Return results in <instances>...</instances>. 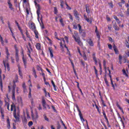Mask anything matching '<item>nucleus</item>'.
I'll return each mask as SVG.
<instances>
[{
    "instance_id": "f257e3e1",
    "label": "nucleus",
    "mask_w": 129,
    "mask_h": 129,
    "mask_svg": "<svg viewBox=\"0 0 129 129\" xmlns=\"http://www.w3.org/2000/svg\"><path fill=\"white\" fill-rule=\"evenodd\" d=\"M72 35L73 38L74 39L75 41L77 42L79 46H82V42H81V40H80V37H79V35H78V33H77V31H75L74 32V34L72 33Z\"/></svg>"
},
{
    "instance_id": "f03ea898",
    "label": "nucleus",
    "mask_w": 129,
    "mask_h": 129,
    "mask_svg": "<svg viewBox=\"0 0 129 129\" xmlns=\"http://www.w3.org/2000/svg\"><path fill=\"white\" fill-rule=\"evenodd\" d=\"M14 48L15 49L16 54H15V58L16 60V62H19V49H18V46H17V44L14 45Z\"/></svg>"
},
{
    "instance_id": "7ed1b4c3",
    "label": "nucleus",
    "mask_w": 129,
    "mask_h": 129,
    "mask_svg": "<svg viewBox=\"0 0 129 129\" xmlns=\"http://www.w3.org/2000/svg\"><path fill=\"white\" fill-rule=\"evenodd\" d=\"M77 110L79 112V115L80 117V119L82 122H84L85 121V120L84 119V118H83V116L82 115V113H81V111L80 110V109H79V107H78V105L76 106Z\"/></svg>"
},
{
    "instance_id": "20e7f679",
    "label": "nucleus",
    "mask_w": 129,
    "mask_h": 129,
    "mask_svg": "<svg viewBox=\"0 0 129 129\" xmlns=\"http://www.w3.org/2000/svg\"><path fill=\"white\" fill-rule=\"evenodd\" d=\"M8 28H9V30H10V32L12 34L13 38L14 39L15 41L17 42V39L16 38V36H15V34H14V32L12 30V27H11V23H10V21L8 22Z\"/></svg>"
},
{
    "instance_id": "39448f33",
    "label": "nucleus",
    "mask_w": 129,
    "mask_h": 129,
    "mask_svg": "<svg viewBox=\"0 0 129 129\" xmlns=\"http://www.w3.org/2000/svg\"><path fill=\"white\" fill-rule=\"evenodd\" d=\"M13 116H14L15 118V120H14L15 122H19V121H20V114L19 113H17V112L13 113Z\"/></svg>"
},
{
    "instance_id": "423d86ee",
    "label": "nucleus",
    "mask_w": 129,
    "mask_h": 129,
    "mask_svg": "<svg viewBox=\"0 0 129 129\" xmlns=\"http://www.w3.org/2000/svg\"><path fill=\"white\" fill-rule=\"evenodd\" d=\"M73 12L75 18H76L77 21H79L80 20V17H79L80 14H79V13H78V11H77L76 10H74Z\"/></svg>"
},
{
    "instance_id": "0eeeda50",
    "label": "nucleus",
    "mask_w": 129,
    "mask_h": 129,
    "mask_svg": "<svg viewBox=\"0 0 129 129\" xmlns=\"http://www.w3.org/2000/svg\"><path fill=\"white\" fill-rule=\"evenodd\" d=\"M13 113H15V112H17V108L16 107V105H15L14 103H13L11 105V111H13Z\"/></svg>"
},
{
    "instance_id": "6e6552de",
    "label": "nucleus",
    "mask_w": 129,
    "mask_h": 129,
    "mask_svg": "<svg viewBox=\"0 0 129 129\" xmlns=\"http://www.w3.org/2000/svg\"><path fill=\"white\" fill-rule=\"evenodd\" d=\"M31 117L33 118V119H38V118L39 117V115H38V112L37 111H35V117H34V113L32 112Z\"/></svg>"
},
{
    "instance_id": "1a4fd4ad",
    "label": "nucleus",
    "mask_w": 129,
    "mask_h": 129,
    "mask_svg": "<svg viewBox=\"0 0 129 129\" xmlns=\"http://www.w3.org/2000/svg\"><path fill=\"white\" fill-rule=\"evenodd\" d=\"M113 49L115 52V53L116 55H118L119 54V51H118V50L117 49V48L116 47V46H115V44H114V43L113 45Z\"/></svg>"
},
{
    "instance_id": "9d476101",
    "label": "nucleus",
    "mask_w": 129,
    "mask_h": 129,
    "mask_svg": "<svg viewBox=\"0 0 129 129\" xmlns=\"http://www.w3.org/2000/svg\"><path fill=\"white\" fill-rule=\"evenodd\" d=\"M3 64L4 65L5 69H7V68L8 71H10V70H11V69L10 68V64H9V63H7L6 64V62H5V60H4Z\"/></svg>"
},
{
    "instance_id": "9b49d317",
    "label": "nucleus",
    "mask_w": 129,
    "mask_h": 129,
    "mask_svg": "<svg viewBox=\"0 0 129 129\" xmlns=\"http://www.w3.org/2000/svg\"><path fill=\"white\" fill-rule=\"evenodd\" d=\"M3 101L0 100V112L1 113H3L5 112V110H4V108H3Z\"/></svg>"
},
{
    "instance_id": "f8f14e48",
    "label": "nucleus",
    "mask_w": 129,
    "mask_h": 129,
    "mask_svg": "<svg viewBox=\"0 0 129 129\" xmlns=\"http://www.w3.org/2000/svg\"><path fill=\"white\" fill-rule=\"evenodd\" d=\"M22 61L24 65V68L26 69L27 68V58L25 57V56L22 57Z\"/></svg>"
},
{
    "instance_id": "ddd939ff",
    "label": "nucleus",
    "mask_w": 129,
    "mask_h": 129,
    "mask_svg": "<svg viewBox=\"0 0 129 129\" xmlns=\"http://www.w3.org/2000/svg\"><path fill=\"white\" fill-rule=\"evenodd\" d=\"M18 67L19 74L21 79H23V73H22V71H21V67H20V64L18 65Z\"/></svg>"
},
{
    "instance_id": "4468645a",
    "label": "nucleus",
    "mask_w": 129,
    "mask_h": 129,
    "mask_svg": "<svg viewBox=\"0 0 129 129\" xmlns=\"http://www.w3.org/2000/svg\"><path fill=\"white\" fill-rule=\"evenodd\" d=\"M48 50L50 53V57L51 58H53L54 57V54H53V49L52 47H48Z\"/></svg>"
},
{
    "instance_id": "2eb2a0df",
    "label": "nucleus",
    "mask_w": 129,
    "mask_h": 129,
    "mask_svg": "<svg viewBox=\"0 0 129 129\" xmlns=\"http://www.w3.org/2000/svg\"><path fill=\"white\" fill-rule=\"evenodd\" d=\"M87 42L88 43L89 46L91 47H93L94 46V44H93V41H92V40L91 39H88L87 40Z\"/></svg>"
},
{
    "instance_id": "dca6fc26",
    "label": "nucleus",
    "mask_w": 129,
    "mask_h": 129,
    "mask_svg": "<svg viewBox=\"0 0 129 129\" xmlns=\"http://www.w3.org/2000/svg\"><path fill=\"white\" fill-rule=\"evenodd\" d=\"M28 28H27V27H26V32H25V34L26 35V37L27 38H28V39H29V41H30V42H32V38H31V36L30 35V34H29V32H28Z\"/></svg>"
},
{
    "instance_id": "f3484780",
    "label": "nucleus",
    "mask_w": 129,
    "mask_h": 129,
    "mask_svg": "<svg viewBox=\"0 0 129 129\" xmlns=\"http://www.w3.org/2000/svg\"><path fill=\"white\" fill-rule=\"evenodd\" d=\"M30 29H31V30H33L35 31L36 29V25H35V23H31V25L29 26Z\"/></svg>"
},
{
    "instance_id": "a211bd4d",
    "label": "nucleus",
    "mask_w": 129,
    "mask_h": 129,
    "mask_svg": "<svg viewBox=\"0 0 129 129\" xmlns=\"http://www.w3.org/2000/svg\"><path fill=\"white\" fill-rule=\"evenodd\" d=\"M37 16H38V18H40V13L41 12V9L40 8V5H37Z\"/></svg>"
},
{
    "instance_id": "6ab92c4d",
    "label": "nucleus",
    "mask_w": 129,
    "mask_h": 129,
    "mask_svg": "<svg viewBox=\"0 0 129 129\" xmlns=\"http://www.w3.org/2000/svg\"><path fill=\"white\" fill-rule=\"evenodd\" d=\"M42 90L43 92H44L45 96L46 97H47V96H48L49 97H51V96H50V93H49V92H47V90H46V88H44Z\"/></svg>"
},
{
    "instance_id": "aec40b11",
    "label": "nucleus",
    "mask_w": 129,
    "mask_h": 129,
    "mask_svg": "<svg viewBox=\"0 0 129 129\" xmlns=\"http://www.w3.org/2000/svg\"><path fill=\"white\" fill-rule=\"evenodd\" d=\"M85 7H86V13L88 15H89V14H90V10L89 9V5H88V4H87L85 5Z\"/></svg>"
},
{
    "instance_id": "412c9836",
    "label": "nucleus",
    "mask_w": 129,
    "mask_h": 129,
    "mask_svg": "<svg viewBox=\"0 0 129 129\" xmlns=\"http://www.w3.org/2000/svg\"><path fill=\"white\" fill-rule=\"evenodd\" d=\"M12 98L13 100H16V91L15 90H12Z\"/></svg>"
},
{
    "instance_id": "4be33fe9",
    "label": "nucleus",
    "mask_w": 129,
    "mask_h": 129,
    "mask_svg": "<svg viewBox=\"0 0 129 129\" xmlns=\"http://www.w3.org/2000/svg\"><path fill=\"white\" fill-rule=\"evenodd\" d=\"M8 6L9 7V9H10V10H11V11L14 10V8H13V4H12V3H11V0H8Z\"/></svg>"
},
{
    "instance_id": "5701e85b",
    "label": "nucleus",
    "mask_w": 129,
    "mask_h": 129,
    "mask_svg": "<svg viewBox=\"0 0 129 129\" xmlns=\"http://www.w3.org/2000/svg\"><path fill=\"white\" fill-rule=\"evenodd\" d=\"M99 60V66L100 68V75H102V68L101 67V63L100 62V60H99V59H98Z\"/></svg>"
},
{
    "instance_id": "b1692460",
    "label": "nucleus",
    "mask_w": 129,
    "mask_h": 129,
    "mask_svg": "<svg viewBox=\"0 0 129 129\" xmlns=\"http://www.w3.org/2000/svg\"><path fill=\"white\" fill-rule=\"evenodd\" d=\"M35 47L38 50V51H41V44L40 43H36Z\"/></svg>"
},
{
    "instance_id": "393cba45",
    "label": "nucleus",
    "mask_w": 129,
    "mask_h": 129,
    "mask_svg": "<svg viewBox=\"0 0 129 129\" xmlns=\"http://www.w3.org/2000/svg\"><path fill=\"white\" fill-rule=\"evenodd\" d=\"M32 72L33 75H34L35 78H37V77H38V76H37V72H36V70L35 69V68H33Z\"/></svg>"
},
{
    "instance_id": "a878e982",
    "label": "nucleus",
    "mask_w": 129,
    "mask_h": 129,
    "mask_svg": "<svg viewBox=\"0 0 129 129\" xmlns=\"http://www.w3.org/2000/svg\"><path fill=\"white\" fill-rule=\"evenodd\" d=\"M33 32L35 35V38L36 39H39V32L37 30H33Z\"/></svg>"
},
{
    "instance_id": "bb28decb",
    "label": "nucleus",
    "mask_w": 129,
    "mask_h": 129,
    "mask_svg": "<svg viewBox=\"0 0 129 129\" xmlns=\"http://www.w3.org/2000/svg\"><path fill=\"white\" fill-rule=\"evenodd\" d=\"M93 56H94L93 57V61H94L95 64L96 65H97V59L96 58V57L95 56V53H93Z\"/></svg>"
},
{
    "instance_id": "cd10ccee",
    "label": "nucleus",
    "mask_w": 129,
    "mask_h": 129,
    "mask_svg": "<svg viewBox=\"0 0 129 129\" xmlns=\"http://www.w3.org/2000/svg\"><path fill=\"white\" fill-rule=\"evenodd\" d=\"M82 57H83V58L85 61L87 60V56L86 55V53H85V52H84V51L83 52Z\"/></svg>"
},
{
    "instance_id": "c85d7f7f",
    "label": "nucleus",
    "mask_w": 129,
    "mask_h": 129,
    "mask_svg": "<svg viewBox=\"0 0 129 129\" xmlns=\"http://www.w3.org/2000/svg\"><path fill=\"white\" fill-rule=\"evenodd\" d=\"M113 28L115 31H119V27L117 26L116 23H115L114 25L113 26Z\"/></svg>"
},
{
    "instance_id": "c756f323",
    "label": "nucleus",
    "mask_w": 129,
    "mask_h": 129,
    "mask_svg": "<svg viewBox=\"0 0 129 129\" xmlns=\"http://www.w3.org/2000/svg\"><path fill=\"white\" fill-rule=\"evenodd\" d=\"M41 102H42V106L44 105H47V102H46V100H45V98L44 97H42Z\"/></svg>"
},
{
    "instance_id": "7c9ffc66",
    "label": "nucleus",
    "mask_w": 129,
    "mask_h": 129,
    "mask_svg": "<svg viewBox=\"0 0 129 129\" xmlns=\"http://www.w3.org/2000/svg\"><path fill=\"white\" fill-rule=\"evenodd\" d=\"M6 53L7 54V58L9 59V56H10V53L9 52V48L8 47H6Z\"/></svg>"
},
{
    "instance_id": "2f4dec72",
    "label": "nucleus",
    "mask_w": 129,
    "mask_h": 129,
    "mask_svg": "<svg viewBox=\"0 0 129 129\" xmlns=\"http://www.w3.org/2000/svg\"><path fill=\"white\" fill-rule=\"evenodd\" d=\"M78 27H79V32L80 33V34H81V33H82V27L81 26V25H80V24H78Z\"/></svg>"
},
{
    "instance_id": "473e14b6",
    "label": "nucleus",
    "mask_w": 129,
    "mask_h": 129,
    "mask_svg": "<svg viewBox=\"0 0 129 129\" xmlns=\"http://www.w3.org/2000/svg\"><path fill=\"white\" fill-rule=\"evenodd\" d=\"M13 82H15V83L19 82V77L18 76V75H15V80H14Z\"/></svg>"
},
{
    "instance_id": "72a5a7b5",
    "label": "nucleus",
    "mask_w": 129,
    "mask_h": 129,
    "mask_svg": "<svg viewBox=\"0 0 129 129\" xmlns=\"http://www.w3.org/2000/svg\"><path fill=\"white\" fill-rule=\"evenodd\" d=\"M94 69L95 70V74L96 75V77L98 78V71L96 70V67H95V66H94Z\"/></svg>"
},
{
    "instance_id": "f704fd0d",
    "label": "nucleus",
    "mask_w": 129,
    "mask_h": 129,
    "mask_svg": "<svg viewBox=\"0 0 129 129\" xmlns=\"http://www.w3.org/2000/svg\"><path fill=\"white\" fill-rule=\"evenodd\" d=\"M7 122L8 128H11V122L10 121V118H7Z\"/></svg>"
},
{
    "instance_id": "c9c22d12",
    "label": "nucleus",
    "mask_w": 129,
    "mask_h": 129,
    "mask_svg": "<svg viewBox=\"0 0 129 129\" xmlns=\"http://www.w3.org/2000/svg\"><path fill=\"white\" fill-rule=\"evenodd\" d=\"M5 106H7L8 110H10V103L8 102L7 101H5Z\"/></svg>"
},
{
    "instance_id": "e433bc0d",
    "label": "nucleus",
    "mask_w": 129,
    "mask_h": 129,
    "mask_svg": "<svg viewBox=\"0 0 129 129\" xmlns=\"http://www.w3.org/2000/svg\"><path fill=\"white\" fill-rule=\"evenodd\" d=\"M84 18L86 21H87L88 23H89L90 22V20H89V19L87 18V16L86 15V14H84Z\"/></svg>"
},
{
    "instance_id": "4c0bfd02",
    "label": "nucleus",
    "mask_w": 129,
    "mask_h": 129,
    "mask_svg": "<svg viewBox=\"0 0 129 129\" xmlns=\"http://www.w3.org/2000/svg\"><path fill=\"white\" fill-rule=\"evenodd\" d=\"M122 56L120 55H119V63L120 64V65H121V64H122Z\"/></svg>"
},
{
    "instance_id": "58836bf2",
    "label": "nucleus",
    "mask_w": 129,
    "mask_h": 129,
    "mask_svg": "<svg viewBox=\"0 0 129 129\" xmlns=\"http://www.w3.org/2000/svg\"><path fill=\"white\" fill-rule=\"evenodd\" d=\"M116 106L117 107H118V108H119V109H120V110H121V111H122V112L123 113V109H122V108L121 107H120V106L119 105V104H118V103H116Z\"/></svg>"
},
{
    "instance_id": "ea45409f",
    "label": "nucleus",
    "mask_w": 129,
    "mask_h": 129,
    "mask_svg": "<svg viewBox=\"0 0 129 129\" xmlns=\"http://www.w3.org/2000/svg\"><path fill=\"white\" fill-rule=\"evenodd\" d=\"M103 65L104 67V69L106 71V61L105 60H104L103 61Z\"/></svg>"
},
{
    "instance_id": "a19ab883",
    "label": "nucleus",
    "mask_w": 129,
    "mask_h": 129,
    "mask_svg": "<svg viewBox=\"0 0 129 129\" xmlns=\"http://www.w3.org/2000/svg\"><path fill=\"white\" fill-rule=\"evenodd\" d=\"M118 17H121V18H124V16L123 15V13L122 12H120L118 13Z\"/></svg>"
},
{
    "instance_id": "79ce46f5",
    "label": "nucleus",
    "mask_w": 129,
    "mask_h": 129,
    "mask_svg": "<svg viewBox=\"0 0 129 129\" xmlns=\"http://www.w3.org/2000/svg\"><path fill=\"white\" fill-rule=\"evenodd\" d=\"M101 101L102 105L104 107L106 106V104H105V103H104V100H103V99L102 98V97H101Z\"/></svg>"
},
{
    "instance_id": "37998d69",
    "label": "nucleus",
    "mask_w": 129,
    "mask_h": 129,
    "mask_svg": "<svg viewBox=\"0 0 129 129\" xmlns=\"http://www.w3.org/2000/svg\"><path fill=\"white\" fill-rule=\"evenodd\" d=\"M13 86H12L13 90H14V91H16V87H17V85H16V83L15 82H13Z\"/></svg>"
},
{
    "instance_id": "c03bdc74",
    "label": "nucleus",
    "mask_w": 129,
    "mask_h": 129,
    "mask_svg": "<svg viewBox=\"0 0 129 129\" xmlns=\"http://www.w3.org/2000/svg\"><path fill=\"white\" fill-rule=\"evenodd\" d=\"M0 41L1 42V44L4 46V39L3 38V37H2V35H0Z\"/></svg>"
},
{
    "instance_id": "a18cd8bd",
    "label": "nucleus",
    "mask_w": 129,
    "mask_h": 129,
    "mask_svg": "<svg viewBox=\"0 0 129 129\" xmlns=\"http://www.w3.org/2000/svg\"><path fill=\"white\" fill-rule=\"evenodd\" d=\"M27 55H28V57H31V50H30V48H29V47H27Z\"/></svg>"
},
{
    "instance_id": "49530a36",
    "label": "nucleus",
    "mask_w": 129,
    "mask_h": 129,
    "mask_svg": "<svg viewBox=\"0 0 129 129\" xmlns=\"http://www.w3.org/2000/svg\"><path fill=\"white\" fill-rule=\"evenodd\" d=\"M69 59L72 64V66L73 67V69H74V68H74V63H73V60H72V59H71L70 57H69Z\"/></svg>"
},
{
    "instance_id": "de8ad7c7",
    "label": "nucleus",
    "mask_w": 129,
    "mask_h": 129,
    "mask_svg": "<svg viewBox=\"0 0 129 129\" xmlns=\"http://www.w3.org/2000/svg\"><path fill=\"white\" fill-rule=\"evenodd\" d=\"M23 123H24L25 124H26V123H28V120H27V118L25 117L23 120H22Z\"/></svg>"
},
{
    "instance_id": "09e8293b",
    "label": "nucleus",
    "mask_w": 129,
    "mask_h": 129,
    "mask_svg": "<svg viewBox=\"0 0 129 129\" xmlns=\"http://www.w3.org/2000/svg\"><path fill=\"white\" fill-rule=\"evenodd\" d=\"M59 22H60V23L61 26H62V27H64V21H63V19H60L59 20Z\"/></svg>"
},
{
    "instance_id": "8fccbe9b",
    "label": "nucleus",
    "mask_w": 129,
    "mask_h": 129,
    "mask_svg": "<svg viewBox=\"0 0 129 129\" xmlns=\"http://www.w3.org/2000/svg\"><path fill=\"white\" fill-rule=\"evenodd\" d=\"M54 14L55 15H57V13H58V9H57L56 7L54 8Z\"/></svg>"
},
{
    "instance_id": "3c124183",
    "label": "nucleus",
    "mask_w": 129,
    "mask_h": 129,
    "mask_svg": "<svg viewBox=\"0 0 129 129\" xmlns=\"http://www.w3.org/2000/svg\"><path fill=\"white\" fill-rule=\"evenodd\" d=\"M0 87L2 91H3V80H1V81H0Z\"/></svg>"
},
{
    "instance_id": "603ef678",
    "label": "nucleus",
    "mask_w": 129,
    "mask_h": 129,
    "mask_svg": "<svg viewBox=\"0 0 129 129\" xmlns=\"http://www.w3.org/2000/svg\"><path fill=\"white\" fill-rule=\"evenodd\" d=\"M127 38H128V41H126V46L127 48H129V36H128Z\"/></svg>"
},
{
    "instance_id": "864d4df0",
    "label": "nucleus",
    "mask_w": 129,
    "mask_h": 129,
    "mask_svg": "<svg viewBox=\"0 0 129 129\" xmlns=\"http://www.w3.org/2000/svg\"><path fill=\"white\" fill-rule=\"evenodd\" d=\"M54 37H55V39H57V40H60V39H59V38H58V34H57V33L56 32H54Z\"/></svg>"
},
{
    "instance_id": "5fc2aeb1",
    "label": "nucleus",
    "mask_w": 129,
    "mask_h": 129,
    "mask_svg": "<svg viewBox=\"0 0 129 129\" xmlns=\"http://www.w3.org/2000/svg\"><path fill=\"white\" fill-rule=\"evenodd\" d=\"M68 16H69V18L71 21H73V17H72V15L71 14L69 13Z\"/></svg>"
},
{
    "instance_id": "6e6d98bb",
    "label": "nucleus",
    "mask_w": 129,
    "mask_h": 129,
    "mask_svg": "<svg viewBox=\"0 0 129 129\" xmlns=\"http://www.w3.org/2000/svg\"><path fill=\"white\" fill-rule=\"evenodd\" d=\"M21 35L22 36V38L23 39V40L25 41H27V39H26V37H25V35H24V32H23L22 33H21Z\"/></svg>"
},
{
    "instance_id": "4d7b16f0",
    "label": "nucleus",
    "mask_w": 129,
    "mask_h": 129,
    "mask_svg": "<svg viewBox=\"0 0 129 129\" xmlns=\"http://www.w3.org/2000/svg\"><path fill=\"white\" fill-rule=\"evenodd\" d=\"M95 106L98 112H99V113H100V110L99 109V107H98V106H97V105L96 104H95Z\"/></svg>"
},
{
    "instance_id": "13d9d810",
    "label": "nucleus",
    "mask_w": 129,
    "mask_h": 129,
    "mask_svg": "<svg viewBox=\"0 0 129 129\" xmlns=\"http://www.w3.org/2000/svg\"><path fill=\"white\" fill-rule=\"evenodd\" d=\"M51 107L54 111V112H55L56 113H57V110H56V108L53 106V105L51 106Z\"/></svg>"
},
{
    "instance_id": "bf43d9fd",
    "label": "nucleus",
    "mask_w": 129,
    "mask_h": 129,
    "mask_svg": "<svg viewBox=\"0 0 129 129\" xmlns=\"http://www.w3.org/2000/svg\"><path fill=\"white\" fill-rule=\"evenodd\" d=\"M43 116L44 117L45 120H46V121H49V118L47 117V116L46 115V114H44Z\"/></svg>"
},
{
    "instance_id": "052dcab7",
    "label": "nucleus",
    "mask_w": 129,
    "mask_h": 129,
    "mask_svg": "<svg viewBox=\"0 0 129 129\" xmlns=\"http://www.w3.org/2000/svg\"><path fill=\"white\" fill-rule=\"evenodd\" d=\"M96 34V36H97V38H98V39L99 41V40H100V34H99V32H98Z\"/></svg>"
},
{
    "instance_id": "680f3d73",
    "label": "nucleus",
    "mask_w": 129,
    "mask_h": 129,
    "mask_svg": "<svg viewBox=\"0 0 129 129\" xmlns=\"http://www.w3.org/2000/svg\"><path fill=\"white\" fill-rule=\"evenodd\" d=\"M104 80L107 86H109V84H108V81H107V79L106 78H104Z\"/></svg>"
},
{
    "instance_id": "e2e57ef3",
    "label": "nucleus",
    "mask_w": 129,
    "mask_h": 129,
    "mask_svg": "<svg viewBox=\"0 0 129 129\" xmlns=\"http://www.w3.org/2000/svg\"><path fill=\"white\" fill-rule=\"evenodd\" d=\"M73 29H75V30H78V27H77V25L76 24H73Z\"/></svg>"
},
{
    "instance_id": "0e129e2a",
    "label": "nucleus",
    "mask_w": 129,
    "mask_h": 129,
    "mask_svg": "<svg viewBox=\"0 0 129 129\" xmlns=\"http://www.w3.org/2000/svg\"><path fill=\"white\" fill-rule=\"evenodd\" d=\"M108 5L111 8V9H113V3H112V2L108 3Z\"/></svg>"
},
{
    "instance_id": "69168bd1",
    "label": "nucleus",
    "mask_w": 129,
    "mask_h": 129,
    "mask_svg": "<svg viewBox=\"0 0 129 129\" xmlns=\"http://www.w3.org/2000/svg\"><path fill=\"white\" fill-rule=\"evenodd\" d=\"M108 40L110 42H111V43H113V42H114L112 38H111V37H108Z\"/></svg>"
},
{
    "instance_id": "338daca9",
    "label": "nucleus",
    "mask_w": 129,
    "mask_h": 129,
    "mask_svg": "<svg viewBox=\"0 0 129 129\" xmlns=\"http://www.w3.org/2000/svg\"><path fill=\"white\" fill-rule=\"evenodd\" d=\"M60 128H61V125H60V123H59V122H58L57 129H60Z\"/></svg>"
},
{
    "instance_id": "774afa93",
    "label": "nucleus",
    "mask_w": 129,
    "mask_h": 129,
    "mask_svg": "<svg viewBox=\"0 0 129 129\" xmlns=\"http://www.w3.org/2000/svg\"><path fill=\"white\" fill-rule=\"evenodd\" d=\"M126 15L127 17H129V9L128 8H127V9Z\"/></svg>"
}]
</instances>
